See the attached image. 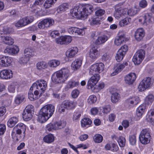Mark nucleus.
<instances>
[{
    "label": "nucleus",
    "instance_id": "49",
    "mask_svg": "<svg viewBox=\"0 0 154 154\" xmlns=\"http://www.w3.org/2000/svg\"><path fill=\"white\" fill-rule=\"evenodd\" d=\"M97 98L94 95H91L88 98L87 102L90 104H91L95 103L97 101Z\"/></svg>",
    "mask_w": 154,
    "mask_h": 154
},
{
    "label": "nucleus",
    "instance_id": "18",
    "mask_svg": "<svg viewBox=\"0 0 154 154\" xmlns=\"http://www.w3.org/2000/svg\"><path fill=\"white\" fill-rule=\"evenodd\" d=\"M62 106L67 109H71L75 107L76 104L74 101L66 100L62 103Z\"/></svg>",
    "mask_w": 154,
    "mask_h": 154
},
{
    "label": "nucleus",
    "instance_id": "44",
    "mask_svg": "<svg viewBox=\"0 0 154 154\" xmlns=\"http://www.w3.org/2000/svg\"><path fill=\"white\" fill-rule=\"evenodd\" d=\"M79 85V83L78 82L71 80L69 82L66 87L68 88H72L74 87H76Z\"/></svg>",
    "mask_w": 154,
    "mask_h": 154
},
{
    "label": "nucleus",
    "instance_id": "16",
    "mask_svg": "<svg viewBox=\"0 0 154 154\" xmlns=\"http://www.w3.org/2000/svg\"><path fill=\"white\" fill-rule=\"evenodd\" d=\"M140 99L137 96L129 97L126 100V103L129 106H133L137 105L140 102Z\"/></svg>",
    "mask_w": 154,
    "mask_h": 154
},
{
    "label": "nucleus",
    "instance_id": "45",
    "mask_svg": "<svg viewBox=\"0 0 154 154\" xmlns=\"http://www.w3.org/2000/svg\"><path fill=\"white\" fill-rule=\"evenodd\" d=\"M118 142L120 147H124L126 143L125 139L122 136H120L118 139Z\"/></svg>",
    "mask_w": 154,
    "mask_h": 154
},
{
    "label": "nucleus",
    "instance_id": "20",
    "mask_svg": "<svg viewBox=\"0 0 154 154\" xmlns=\"http://www.w3.org/2000/svg\"><path fill=\"white\" fill-rule=\"evenodd\" d=\"M82 63V60L80 59H77L73 61L71 64L72 69L74 70L79 69Z\"/></svg>",
    "mask_w": 154,
    "mask_h": 154
},
{
    "label": "nucleus",
    "instance_id": "43",
    "mask_svg": "<svg viewBox=\"0 0 154 154\" xmlns=\"http://www.w3.org/2000/svg\"><path fill=\"white\" fill-rule=\"evenodd\" d=\"M93 140L95 143H100L103 141V137L100 134H96L94 136Z\"/></svg>",
    "mask_w": 154,
    "mask_h": 154
},
{
    "label": "nucleus",
    "instance_id": "14",
    "mask_svg": "<svg viewBox=\"0 0 154 154\" xmlns=\"http://www.w3.org/2000/svg\"><path fill=\"white\" fill-rule=\"evenodd\" d=\"M72 40L71 36L66 35L62 36L59 38L57 39L56 41L57 43L60 44H68L70 43Z\"/></svg>",
    "mask_w": 154,
    "mask_h": 154
},
{
    "label": "nucleus",
    "instance_id": "17",
    "mask_svg": "<svg viewBox=\"0 0 154 154\" xmlns=\"http://www.w3.org/2000/svg\"><path fill=\"white\" fill-rule=\"evenodd\" d=\"M19 51V49L18 47L16 45H13L7 48L4 50V52L9 54L14 55L17 54Z\"/></svg>",
    "mask_w": 154,
    "mask_h": 154
},
{
    "label": "nucleus",
    "instance_id": "53",
    "mask_svg": "<svg viewBox=\"0 0 154 154\" xmlns=\"http://www.w3.org/2000/svg\"><path fill=\"white\" fill-rule=\"evenodd\" d=\"M122 54L120 51H119L117 52L116 56V60L118 61L119 62L121 60L123 59L125 54Z\"/></svg>",
    "mask_w": 154,
    "mask_h": 154
},
{
    "label": "nucleus",
    "instance_id": "64",
    "mask_svg": "<svg viewBox=\"0 0 154 154\" xmlns=\"http://www.w3.org/2000/svg\"><path fill=\"white\" fill-rule=\"evenodd\" d=\"M6 131V126L4 124H0V136L3 135Z\"/></svg>",
    "mask_w": 154,
    "mask_h": 154
},
{
    "label": "nucleus",
    "instance_id": "32",
    "mask_svg": "<svg viewBox=\"0 0 154 154\" xmlns=\"http://www.w3.org/2000/svg\"><path fill=\"white\" fill-rule=\"evenodd\" d=\"M80 7L79 6L75 7L74 8L70 11L71 15L73 17L78 18L79 17V13Z\"/></svg>",
    "mask_w": 154,
    "mask_h": 154
},
{
    "label": "nucleus",
    "instance_id": "41",
    "mask_svg": "<svg viewBox=\"0 0 154 154\" xmlns=\"http://www.w3.org/2000/svg\"><path fill=\"white\" fill-rule=\"evenodd\" d=\"M60 64V62L57 60H52L48 62L49 66L52 67H56Z\"/></svg>",
    "mask_w": 154,
    "mask_h": 154
},
{
    "label": "nucleus",
    "instance_id": "30",
    "mask_svg": "<svg viewBox=\"0 0 154 154\" xmlns=\"http://www.w3.org/2000/svg\"><path fill=\"white\" fill-rule=\"evenodd\" d=\"M18 122L17 119L16 117H12L9 119L7 125L8 127L12 128Z\"/></svg>",
    "mask_w": 154,
    "mask_h": 154
},
{
    "label": "nucleus",
    "instance_id": "29",
    "mask_svg": "<svg viewBox=\"0 0 154 154\" xmlns=\"http://www.w3.org/2000/svg\"><path fill=\"white\" fill-rule=\"evenodd\" d=\"M140 9L138 7H134L133 8L128 10V15L133 16L136 15L139 11Z\"/></svg>",
    "mask_w": 154,
    "mask_h": 154
},
{
    "label": "nucleus",
    "instance_id": "28",
    "mask_svg": "<svg viewBox=\"0 0 154 154\" xmlns=\"http://www.w3.org/2000/svg\"><path fill=\"white\" fill-rule=\"evenodd\" d=\"M69 4L66 3H63L60 5L57 9L58 13L63 12L69 8Z\"/></svg>",
    "mask_w": 154,
    "mask_h": 154
},
{
    "label": "nucleus",
    "instance_id": "56",
    "mask_svg": "<svg viewBox=\"0 0 154 154\" xmlns=\"http://www.w3.org/2000/svg\"><path fill=\"white\" fill-rule=\"evenodd\" d=\"M54 123V124L50 123L47 126V129L49 131H52L53 130H56V126Z\"/></svg>",
    "mask_w": 154,
    "mask_h": 154
},
{
    "label": "nucleus",
    "instance_id": "8",
    "mask_svg": "<svg viewBox=\"0 0 154 154\" xmlns=\"http://www.w3.org/2000/svg\"><path fill=\"white\" fill-rule=\"evenodd\" d=\"M152 85L151 79L149 77L144 78L140 83L138 87L139 91H143Z\"/></svg>",
    "mask_w": 154,
    "mask_h": 154
},
{
    "label": "nucleus",
    "instance_id": "33",
    "mask_svg": "<svg viewBox=\"0 0 154 154\" xmlns=\"http://www.w3.org/2000/svg\"><path fill=\"white\" fill-rule=\"evenodd\" d=\"M45 142L50 143L52 142L54 140V137L51 134H50L45 136L43 138Z\"/></svg>",
    "mask_w": 154,
    "mask_h": 154
},
{
    "label": "nucleus",
    "instance_id": "37",
    "mask_svg": "<svg viewBox=\"0 0 154 154\" xmlns=\"http://www.w3.org/2000/svg\"><path fill=\"white\" fill-rule=\"evenodd\" d=\"M145 108L144 105L140 106L138 108L136 112V114L138 117H140L141 116L144 112Z\"/></svg>",
    "mask_w": 154,
    "mask_h": 154
},
{
    "label": "nucleus",
    "instance_id": "12",
    "mask_svg": "<svg viewBox=\"0 0 154 154\" xmlns=\"http://www.w3.org/2000/svg\"><path fill=\"white\" fill-rule=\"evenodd\" d=\"M13 73L11 70L4 69L0 71V78L2 79H7L13 77Z\"/></svg>",
    "mask_w": 154,
    "mask_h": 154
},
{
    "label": "nucleus",
    "instance_id": "1",
    "mask_svg": "<svg viewBox=\"0 0 154 154\" xmlns=\"http://www.w3.org/2000/svg\"><path fill=\"white\" fill-rule=\"evenodd\" d=\"M55 111V107L52 104H48L43 107L39 112L38 121L42 123L45 122L52 116Z\"/></svg>",
    "mask_w": 154,
    "mask_h": 154
},
{
    "label": "nucleus",
    "instance_id": "50",
    "mask_svg": "<svg viewBox=\"0 0 154 154\" xmlns=\"http://www.w3.org/2000/svg\"><path fill=\"white\" fill-rule=\"evenodd\" d=\"M23 19L25 23V25L26 26L33 22L34 18L32 16H27L23 18Z\"/></svg>",
    "mask_w": 154,
    "mask_h": 154
},
{
    "label": "nucleus",
    "instance_id": "54",
    "mask_svg": "<svg viewBox=\"0 0 154 154\" xmlns=\"http://www.w3.org/2000/svg\"><path fill=\"white\" fill-rule=\"evenodd\" d=\"M129 139L130 143L131 145H134L136 144V136L135 135L130 136Z\"/></svg>",
    "mask_w": 154,
    "mask_h": 154
},
{
    "label": "nucleus",
    "instance_id": "60",
    "mask_svg": "<svg viewBox=\"0 0 154 154\" xmlns=\"http://www.w3.org/2000/svg\"><path fill=\"white\" fill-rule=\"evenodd\" d=\"M114 16L117 19H119L122 16L121 10L115 11L114 12Z\"/></svg>",
    "mask_w": 154,
    "mask_h": 154
},
{
    "label": "nucleus",
    "instance_id": "58",
    "mask_svg": "<svg viewBox=\"0 0 154 154\" xmlns=\"http://www.w3.org/2000/svg\"><path fill=\"white\" fill-rule=\"evenodd\" d=\"M105 13V10L100 9L97 10L95 12V15L97 16H100L103 15Z\"/></svg>",
    "mask_w": 154,
    "mask_h": 154
},
{
    "label": "nucleus",
    "instance_id": "34",
    "mask_svg": "<svg viewBox=\"0 0 154 154\" xmlns=\"http://www.w3.org/2000/svg\"><path fill=\"white\" fill-rule=\"evenodd\" d=\"M120 98V96L117 93L114 92L112 94L111 100L113 103H116L118 102Z\"/></svg>",
    "mask_w": 154,
    "mask_h": 154
},
{
    "label": "nucleus",
    "instance_id": "42",
    "mask_svg": "<svg viewBox=\"0 0 154 154\" xmlns=\"http://www.w3.org/2000/svg\"><path fill=\"white\" fill-rule=\"evenodd\" d=\"M92 122L91 120L88 118H85L81 121V125L82 127H86L87 125H91Z\"/></svg>",
    "mask_w": 154,
    "mask_h": 154
},
{
    "label": "nucleus",
    "instance_id": "22",
    "mask_svg": "<svg viewBox=\"0 0 154 154\" xmlns=\"http://www.w3.org/2000/svg\"><path fill=\"white\" fill-rule=\"evenodd\" d=\"M128 63L127 62L123 63L122 64H119L117 65V68L115 71L111 73L112 76H114L120 72L125 67V66H127Z\"/></svg>",
    "mask_w": 154,
    "mask_h": 154
},
{
    "label": "nucleus",
    "instance_id": "31",
    "mask_svg": "<svg viewBox=\"0 0 154 154\" xmlns=\"http://www.w3.org/2000/svg\"><path fill=\"white\" fill-rule=\"evenodd\" d=\"M26 98L23 95H17L15 98V103L17 104H19L22 102H25L26 101Z\"/></svg>",
    "mask_w": 154,
    "mask_h": 154
},
{
    "label": "nucleus",
    "instance_id": "35",
    "mask_svg": "<svg viewBox=\"0 0 154 154\" xmlns=\"http://www.w3.org/2000/svg\"><path fill=\"white\" fill-rule=\"evenodd\" d=\"M47 67V65L46 62L43 61L38 62L36 64V67L37 69L39 70L45 69Z\"/></svg>",
    "mask_w": 154,
    "mask_h": 154
},
{
    "label": "nucleus",
    "instance_id": "13",
    "mask_svg": "<svg viewBox=\"0 0 154 154\" xmlns=\"http://www.w3.org/2000/svg\"><path fill=\"white\" fill-rule=\"evenodd\" d=\"M136 74L134 73H130L124 77L125 83L130 85L132 84L136 79Z\"/></svg>",
    "mask_w": 154,
    "mask_h": 154
},
{
    "label": "nucleus",
    "instance_id": "52",
    "mask_svg": "<svg viewBox=\"0 0 154 154\" xmlns=\"http://www.w3.org/2000/svg\"><path fill=\"white\" fill-rule=\"evenodd\" d=\"M154 96L151 94L147 96L145 99V103L148 104L151 103L154 100Z\"/></svg>",
    "mask_w": 154,
    "mask_h": 154
},
{
    "label": "nucleus",
    "instance_id": "40",
    "mask_svg": "<svg viewBox=\"0 0 154 154\" xmlns=\"http://www.w3.org/2000/svg\"><path fill=\"white\" fill-rule=\"evenodd\" d=\"M83 7V9H85L88 15L90 14L94 10L93 6L91 5L86 4Z\"/></svg>",
    "mask_w": 154,
    "mask_h": 154
},
{
    "label": "nucleus",
    "instance_id": "4",
    "mask_svg": "<svg viewBox=\"0 0 154 154\" xmlns=\"http://www.w3.org/2000/svg\"><path fill=\"white\" fill-rule=\"evenodd\" d=\"M47 86V85L45 81L43 80H38L32 84L29 91L32 92L33 88H36V89L41 92V94H42L45 90Z\"/></svg>",
    "mask_w": 154,
    "mask_h": 154
},
{
    "label": "nucleus",
    "instance_id": "59",
    "mask_svg": "<svg viewBox=\"0 0 154 154\" xmlns=\"http://www.w3.org/2000/svg\"><path fill=\"white\" fill-rule=\"evenodd\" d=\"M28 98L30 100L34 101L38 99V96H34L32 92L29 91Z\"/></svg>",
    "mask_w": 154,
    "mask_h": 154
},
{
    "label": "nucleus",
    "instance_id": "63",
    "mask_svg": "<svg viewBox=\"0 0 154 154\" xmlns=\"http://www.w3.org/2000/svg\"><path fill=\"white\" fill-rule=\"evenodd\" d=\"M103 109V112L107 114L110 112L111 110V108L110 106L109 105H108L104 107Z\"/></svg>",
    "mask_w": 154,
    "mask_h": 154
},
{
    "label": "nucleus",
    "instance_id": "10",
    "mask_svg": "<svg viewBox=\"0 0 154 154\" xmlns=\"http://www.w3.org/2000/svg\"><path fill=\"white\" fill-rule=\"evenodd\" d=\"M86 29V28L81 29L76 27H71L68 29V32L71 34L83 35L85 34V30Z\"/></svg>",
    "mask_w": 154,
    "mask_h": 154
},
{
    "label": "nucleus",
    "instance_id": "23",
    "mask_svg": "<svg viewBox=\"0 0 154 154\" xmlns=\"http://www.w3.org/2000/svg\"><path fill=\"white\" fill-rule=\"evenodd\" d=\"M2 40L5 44L8 45H12L14 42V39L11 37L8 36H1Z\"/></svg>",
    "mask_w": 154,
    "mask_h": 154
},
{
    "label": "nucleus",
    "instance_id": "11",
    "mask_svg": "<svg viewBox=\"0 0 154 154\" xmlns=\"http://www.w3.org/2000/svg\"><path fill=\"white\" fill-rule=\"evenodd\" d=\"M12 58L8 56H4L0 58V65L1 66L6 67L11 65Z\"/></svg>",
    "mask_w": 154,
    "mask_h": 154
},
{
    "label": "nucleus",
    "instance_id": "61",
    "mask_svg": "<svg viewBox=\"0 0 154 154\" xmlns=\"http://www.w3.org/2000/svg\"><path fill=\"white\" fill-rule=\"evenodd\" d=\"M111 151L113 152H117L119 149L118 146L117 144L111 143Z\"/></svg>",
    "mask_w": 154,
    "mask_h": 154
},
{
    "label": "nucleus",
    "instance_id": "47",
    "mask_svg": "<svg viewBox=\"0 0 154 154\" xmlns=\"http://www.w3.org/2000/svg\"><path fill=\"white\" fill-rule=\"evenodd\" d=\"M56 125V129H61L64 128L66 125V123L64 121H60L54 123Z\"/></svg>",
    "mask_w": 154,
    "mask_h": 154
},
{
    "label": "nucleus",
    "instance_id": "46",
    "mask_svg": "<svg viewBox=\"0 0 154 154\" xmlns=\"http://www.w3.org/2000/svg\"><path fill=\"white\" fill-rule=\"evenodd\" d=\"M151 17L152 15L151 14L146 13L145 14L144 16L143 17V19L144 21L143 24H145V23L146 24L148 23H149Z\"/></svg>",
    "mask_w": 154,
    "mask_h": 154
},
{
    "label": "nucleus",
    "instance_id": "24",
    "mask_svg": "<svg viewBox=\"0 0 154 154\" xmlns=\"http://www.w3.org/2000/svg\"><path fill=\"white\" fill-rule=\"evenodd\" d=\"M125 37L124 34L116 37L114 41L115 44L117 46L120 45L124 41Z\"/></svg>",
    "mask_w": 154,
    "mask_h": 154
},
{
    "label": "nucleus",
    "instance_id": "3",
    "mask_svg": "<svg viewBox=\"0 0 154 154\" xmlns=\"http://www.w3.org/2000/svg\"><path fill=\"white\" fill-rule=\"evenodd\" d=\"M96 76H92L88 81L87 88L88 89L94 92H99L104 87V84L102 82L99 84L97 86L96 85L100 79L99 75H96Z\"/></svg>",
    "mask_w": 154,
    "mask_h": 154
},
{
    "label": "nucleus",
    "instance_id": "26",
    "mask_svg": "<svg viewBox=\"0 0 154 154\" xmlns=\"http://www.w3.org/2000/svg\"><path fill=\"white\" fill-rule=\"evenodd\" d=\"M88 15V14L85 10V9H83V7L82 6L81 8L80 7V9H79V17H78V18L80 17L83 19H86Z\"/></svg>",
    "mask_w": 154,
    "mask_h": 154
},
{
    "label": "nucleus",
    "instance_id": "9",
    "mask_svg": "<svg viewBox=\"0 0 154 154\" xmlns=\"http://www.w3.org/2000/svg\"><path fill=\"white\" fill-rule=\"evenodd\" d=\"M54 23L53 20L51 19L47 18L39 22L38 24L39 28L43 29L52 26Z\"/></svg>",
    "mask_w": 154,
    "mask_h": 154
},
{
    "label": "nucleus",
    "instance_id": "19",
    "mask_svg": "<svg viewBox=\"0 0 154 154\" xmlns=\"http://www.w3.org/2000/svg\"><path fill=\"white\" fill-rule=\"evenodd\" d=\"M145 54V52L144 50L140 49L138 50L134 54L135 60H137V57H139L138 61L141 62L144 59Z\"/></svg>",
    "mask_w": 154,
    "mask_h": 154
},
{
    "label": "nucleus",
    "instance_id": "62",
    "mask_svg": "<svg viewBox=\"0 0 154 154\" xmlns=\"http://www.w3.org/2000/svg\"><path fill=\"white\" fill-rule=\"evenodd\" d=\"M147 5V2L146 0H142L139 3L140 7L142 8H144L146 7Z\"/></svg>",
    "mask_w": 154,
    "mask_h": 154
},
{
    "label": "nucleus",
    "instance_id": "6",
    "mask_svg": "<svg viewBox=\"0 0 154 154\" xmlns=\"http://www.w3.org/2000/svg\"><path fill=\"white\" fill-rule=\"evenodd\" d=\"M34 107L32 105L27 106L24 110L23 114V118L25 121L30 120L32 117L34 113Z\"/></svg>",
    "mask_w": 154,
    "mask_h": 154
},
{
    "label": "nucleus",
    "instance_id": "2",
    "mask_svg": "<svg viewBox=\"0 0 154 154\" xmlns=\"http://www.w3.org/2000/svg\"><path fill=\"white\" fill-rule=\"evenodd\" d=\"M70 75L69 71L67 68H63L52 75L51 79L56 83H63L67 79Z\"/></svg>",
    "mask_w": 154,
    "mask_h": 154
},
{
    "label": "nucleus",
    "instance_id": "39",
    "mask_svg": "<svg viewBox=\"0 0 154 154\" xmlns=\"http://www.w3.org/2000/svg\"><path fill=\"white\" fill-rule=\"evenodd\" d=\"M24 53L25 55L29 58L32 57L34 54L32 50L30 48H26L24 50Z\"/></svg>",
    "mask_w": 154,
    "mask_h": 154
},
{
    "label": "nucleus",
    "instance_id": "21",
    "mask_svg": "<svg viewBox=\"0 0 154 154\" xmlns=\"http://www.w3.org/2000/svg\"><path fill=\"white\" fill-rule=\"evenodd\" d=\"M78 52V49L77 47H74L71 48L66 52V55L69 58L74 57Z\"/></svg>",
    "mask_w": 154,
    "mask_h": 154
},
{
    "label": "nucleus",
    "instance_id": "7",
    "mask_svg": "<svg viewBox=\"0 0 154 154\" xmlns=\"http://www.w3.org/2000/svg\"><path fill=\"white\" fill-rule=\"evenodd\" d=\"M149 130L145 129L143 130L141 132L139 138L140 141L143 144H147L149 142L150 135Z\"/></svg>",
    "mask_w": 154,
    "mask_h": 154
},
{
    "label": "nucleus",
    "instance_id": "27",
    "mask_svg": "<svg viewBox=\"0 0 154 154\" xmlns=\"http://www.w3.org/2000/svg\"><path fill=\"white\" fill-rule=\"evenodd\" d=\"M98 56V51L95 48H93L91 49L89 52L90 57L94 60L96 59Z\"/></svg>",
    "mask_w": 154,
    "mask_h": 154
},
{
    "label": "nucleus",
    "instance_id": "55",
    "mask_svg": "<svg viewBox=\"0 0 154 154\" xmlns=\"http://www.w3.org/2000/svg\"><path fill=\"white\" fill-rule=\"evenodd\" d=\"M25 23L23 18L20 19L15 24V26L17 27H22L25 26Z\"/></svg>",
    "mask_w": 154,
    "mask_h": 154
},
{
    "label": "nucleus",
    "instance_id": "51",
    "mask_svg": "<svg viewBox=\"0 0 154 154\" xmlns=\"http://www.w3.org/2000/svg\"><path fill=\"white\" fill-rule=\"evenodd\" d=\"M15 127H17L18 129L21 130L23 133H25L26 130V127L23 123H20L16 126Z\"/></svg>",
    "mask_w": 154,
    "mask_h": 154
},
{
    "label": "nucleus",
    "instance_id": "15",
    "mask_svg": "<svg viewBox=\"0 0 154 154\" xmlns=\"http://www.w3.org/2000/svg\"><path fill=\"white\" fill-rule=\"evenodd\" d=\"M145 35V32L142 28H139L135 32L134 36L136 40L137 41H140Z\"/></svg>",
    "mask_w": 154,
    "mask_h": 154
},
{
    "label": "nucleus",
    "instance_id": "38",
    "mask_svg": "<svg viewBox=\"0 0 154 154\" xmlns=\"http://www.w3.org/2000/svg\"><path fill=\"white\" fill-rule=\"evenodd\" d=\"M131 21V19L130 18L126 17L120 21L119 23V25L121 26H124L128 24Z\"/></svg>",
    "mask_w": 154,
    "mask_h": 154
},
{
    "label": "nucleus",
    "instance_id": "36",
    "mask_svg": "<svg viewBox=\"0 0 154 154\" xmlns=\"http://www.w3.org/2000/svg\"><path fill=\"white\" fill-rule=\"evenodd\" d=\"M57 0H46L44 4V7L45 8H48L56 2Z\"/></svg>",
    "mask_w": 154,
    "mask_h": 154
},
{
    "label": "nucleus",
    "instance_id": "5",
    "mask_svg": "<svg viewBox=\"0 0 154 154\" xmlns=\"http://www.w3.org/2000/svg\"><path fill=\"white\" fill-rule=\"evenodd\" d=\"M104 65L102 63H96L92 65L91 67L90 73L93 75L92 76H96L102 72L104 70Z\"/></svg>",
    "mask_w": 154,
    "mask_h": 154
},
{
    "label": "nucleus",
    "instance_id": "25",
    "mask_svg": "<svg viewBox=\"0 0 154 154\" xmlns=\"http://www.w3.org/2000/svg\"><path fill=\"white\" fill-rule=\"evenodd\" d=\"M108 39V37L106 35H103L98 37L95 42V44L100 45L104 43Z\"/></svg>",
    "mask_w": 154,
    "mask_h": 154
},
{
    "label": "nucleus",
    "instance_id": "57",
    "mask_svg": "<svg viewBox=\"0 0 154 154\" xmlns=\"http://www.w3.org/2000/svg\"><path fill=\"white\" fill-rule=\"evenodd\" d=\"M128 49V46L126 45H124L121 47L119 50V51H120L122 54H123L125 55Z\"/></svg>",
    "mask_w": 154,
    "mask_h": 154
},
{
    "label": "nucleus",
    "instance_id": "48",
    "mask_svg": "<svg viewBox=\"0 0 154 154\" xmlns=\"http://www.w3.org/2000/svg\"><path fill=\"white\" fill-rule=\"evenodd\" d=\"M29 59L28 57L24 55L20 59L19 62L21 64L23 65L27 63Z\"/></svg>",
    "mask_w": 154,
    "mask_h": 154
}]
</instances>
